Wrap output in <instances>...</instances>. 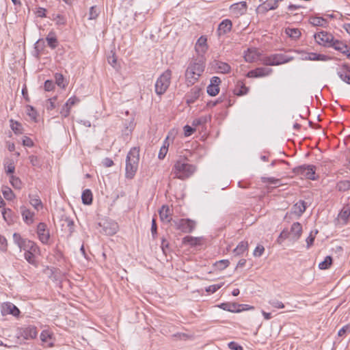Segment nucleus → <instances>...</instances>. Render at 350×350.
Segmentation results:
<instances>
[{"label":"nucleus","instance_id":"obj_51","mask_svg":"<svg viewBox=\"0 0 350 350\" xmlns=\"http://www.w3.org/2000/svg\"><path fill=\"white\" fill-rule=\"evenodd\" d=\"M273 58V55L272 54L269 56L262 57L260 60L262 63L265 66H275V62Z\"/></svg>","mask_w":350,"mask_h":350},{"label":"nucleus","instance_id":"obj_54","mask_svg":"<svg viewBox=\"0 0 350 350\" xmlns=\"http://www.w3.org/2000/svg\"><path fill=\"white\" fill-rule=\"evenodd\" d=\"M269 304H271L273 307H274L275 308L282 309L284 308V304L282 301H280L278 299H271L269 301Z\"/></svg>","mask_w":350,"mask_h":350},{"label":"nucleus","instance_id":"obj_61","mask_svg":"<svg viewBox=\"0 0 350 350\" xmlns=\"http://www.w3.org/2000/svg\"><path fill=\"white\" fill-rule=\"evenodd\" d=\"M79 102V99L77 98L75 96L70 98L66 103H65L66 106L69 107L70 109L71 107L75 105L76 103Z\"/></svg>","mask_w":350,"mask_h":350},{"label":"nucleus","instance_id":"obj_53","mask_svg":"<svg viewBox=\"0 0 350 350\" xmlns=\"http://www.w3.org/2000/svg\"><path fill=\"white\" fill-rule=\"evenodd\" d=\"M223 285H224V282H221L220 284L211 285L206 288V291L208 293H214L217 290H219Z\"/></svg>","mask_w":350,"mask_h":350},{"label":"nucleus","instance_id":"obj_34","mask_svg":"<svg viewBox=\"0 0 350 350\" xmlns=\"http://www.w3.org/2000/svg\"><path fill=\"white\" fill-rule=\"evenodd\" d=\"M248 247V243L247 241H241L239 243V244L237 246L236 248L234 249L233 252L235 254V255H241L245 252Z\"/></svg>","mask_w":350,"mask_h":350},{"label":"nucleus","instance_id":"obj_41","mask_svg":"<svg viewBox=\"0 0 350 350\" xmlns=\"http://www.w3.org/2000/svg\"><path fill=\"white\" fill-rule=\"evenodd\" d=\"M183 243L184 244H188L191 246H195V245H197L198 244H199L200 239H199V238H197V237L187 236L183 238Z\"/></svg>","mask_w":350,"mask_h":350},{"label":"nucleus","instance_id":"obj_50","mask_svg":"<svg viewBox=\"0 0 350 350\" xmlns=\"http://www.w3.org/2000/svg\"><path fill=\"white\" fill-rule=\"evenodd\" d=\"M10 126H11V129H12V131L18 134V133H21V124L16 122V121H14L13 120H10Z\"/></svg>","mask_w":350,"mask_h":350},{"label":"nucleus","instance_id":"obj_24","mask_svg":"<svg viewBox=\"0 0 350 350\" xmlns=\"http://www.w3.org/2000/svg\"><path fill=\"white\" fill-rule=\"evenodd\" d=\"M244 305L243 304H229V303H224L221 304L220 307L224 310L232 312H240L243 311L244 309H240L241 307H243Z\"/></svg>","mask_w":350,"mask_h":350},{"label":"nucleus","instance_id":"obj_26","mask_svg":"<svg viewBox=\"0 0 350 350\" xmlns=\"http://www.w3.org/2000/svg\"><path fill=\"white\" fill-rule=\"evenodd\" d=\"M215 68L217 69L219 72L222 74H228L231 70V67L228 64L220 61H217L215 62Z\"/></svg>","mask_w":350,"mask_h":350},{"label":"nucleus","instance_id":"obj_40","mask_svg":"<svg viewBox=\"0 0 350 350\" xmlns=\"http://www.w3.org/2000/svg\"><path fill=\"white\" fill-rule=\"evenodd\" d=\"M248 92V88H247L243 83H238L237 88L234 90L235 94L238 96H242L246 94Z\"/></svg>","mask_w":350,"mask_h":350},{"label":"nucleus","instance_id":"obj_8","mask_svg":"<svg viewBox=\"0 0 350 350\" xmlns=\"http://www.w3.org/2000/svg\"><path fill=\"white\" fill-rule=\"evenodd\" d=\"M37 234L39 240L44 244H46L49 242L50 238L49 230L47 229V226L44 223L40 222L37 226Z\"/></svg>","mask_w":350,"mask_h":350},{"label":"nucleus","instance_id":"obj_23","mask_svg":"<svg viewBox=\"0 0 350 350\" xmlns=\"http://www.w3.org/2000/svg\"><path fill=\"white\" fill-rule=\"evenodd\" d=\"M329 47L334 48L336 51L342 54L347 53V51L349 48L345 43L336 39H334V42H332Z\"/></svg>","mask_w":350,"mask_h":350},{"label":"nucleus","instance_id":"obj_57","mask_svg":"<svg viewBox=\"0 0 350 350\" xmlns=\"http://www.w3.org/2000/svg\"><path fill=\"white\" fill-rule=\"evenodd\" d=\"M7 249V239L3 236L0 235V250L3 252H5Z\"/></svg>","mask_w":350,"mask_h":350},{"label":"nucleus","instance_id":"obj_25","mask_svg":"<svg viewBox=\"0 0 350 350\" xmlns=\"http://www.w3.org/2000/svg\"><path fill=\"white\" fill-rule=\"evenodd\" d=\"M289 232L293 234V238L295 240H297L301 237L302 232V226L301 224L299 222H294L291 226V232Z\"/></svg>","mask_w":350,"mask_h":350},{"label":"nucleus","instance_id":"obj_48","mask_svg":"<svg viewBox=\"0 0 350 350\" xmlns=\"http://www.w3.org/2000/svg\"><path fill=\"white\" fill-rule=\"evenodd\" d=\"M55 83L59 87L62 88H66V84L64 83V77L62 74L56 73L55 75Z\"/></svg>","mask_w":350,"mask_h":350},{"label":"nucleus","instance_id":"obj_14","mask_svg":"<svg viewBox=\"0 0 350 350\" xmlns=\"http://www.w3.org/2000/svg\"><path fill=\"white\" fill-rule=\"evenodd\" d=\"M259 56L260 53L256 49H248L247 51L245 52L244 59L247 62L252 63L257 61Z\"/></svg>","mask_w":350,"mask_h":350},{"label":"nucleus","instance_id":"obj_35","mask_svg":"<svg viewBox=\"0 0 350 350\" xmlns=\"http://www.w3.org/2000/svg\"><path fill=\"white\" fill-rule=\"evenodd\" d=\"M285 33L292 39H298L301 36V32L298 29L295 28H286Z\"/></svg>","mask_w":350,"mask_h":350},{"label":"nucleus","instance_id":"obj_47","mask_svg":"<svg viewBox=\"0 0 350 350\" xmlns=\"http://www.w3.org/2000/svg\"><path fill=\"white\" fill-rule=\"evenodd\" d=\"M10 183H11L12 187H14L15 189H19L21 187L22 183H21V180L18 177H16L13 175L10 176Z\"/></svg>","mask_w":350,"mask_h":350},{"label":"nucleus","instance_id":"obj_5","mask_svg":"<svg viewBox=\"0 0 350 350\" xmlns=\"http://www.w3.org/2000/svg\"><path fill=\"white\" fill-rule=\"evenodd\" d=\"M316 167L312 165H303L295 167L293 172L301 176V178L315 180Z\"/></svg>","mask_w":350,"mask_h":350},{"label":"nucleus","instance_id":"obj_52","mask_svg":"<svg viewBox=\"0 0 350 350\" xmlns=\"http://www.w3.org/2000/svg\"><path fill=\"white\" fill-rule=\"evenodd\" d=\"M228 260H221L215 262V265L217 269L223 270L229 265Z\"/></svg>","mask_w":350,"mask_h":350},{"label":"nucleus","instance_id":"obj_46","mask_svg":"<svg viewBox=\"0 0 350 350\" xmlns=\"http://www.w3.org/2000/svg\"><path fill=\"white\" fill-rule=\"evenodd\" d=\"M99 13H100V10H99L98 8H97V6H96V5L92 6L90 8L88 19L89 20L96 19L98 17Z\"/></svg>","mask_w":350,"mask_h":350},{"label":"nucleus","instance_id":"obj_27","mask_svg":"<svg viewBox=\"0 0 350 350\" xmlns=\"http://www.w3.org/2000/svg\"><path fill=\"white\" fill-rule=\"evenodd\" d=\"M310 23L313 26L326 27L328 22L323 17L314 16L310 18Z\"/></svg>","mask_w":350,"mask_h":350},{"label":"nucleus","instance_id":"obj_1","mask_svg":"<svg viewBox=\"0 0 350 350\" xmlns=\"http://www.w3.org/2000/svg\"><path fill=\"white\" fill-rule=\"evenodd\" d=\"M196 170V165L189 163L187 157H180L174 162L172 174L174 175V178L185 180L192 176Z\"/></svg>","mask_w":350,"mask_h":350},{"label":"nucleus","instance_id":"obj_38","mask_svg":"<svg viewBox=\"0 0 350 350\" xmlns=\"http://www.w3.org/2000/svg\"><path fill=\"white\" fill-rule=\"evenodd\" d=\"M336 189L339 191H346L350 189V181L347 180H340L336 185Z\"/></svg>","mask_w":350,"mask_h":350},{"label":"nucleus","instance_id":"obj_33","mask_svg":"<svg viewBox=\"0 0 350 350\" xmlns=\"http://www.w3.org/2000/svg\"><path fill=\"white\" fill-rule=\"evenodd\" d=\"M52 338V334L46 330L42 332L40 334V339L43 342L48 343V346L51 347L53 346V343L51 341Z\"/></svg>","mask_w":350,"mask_h":350},{"label":"nucleus","instance_id":"obj_42","mask_svg":"<svg viewBox=\"0 0 350 350\" xmlns=\"http://www.w3.org/2000/svg\"><path fill=\"white\" fill-rule=\"evenodd\" d=\"M332 264V258L330 256H327L324 260L319 264V268L324 270L328 269Z\"/></svg>","mask_w":350,"mask_h":350},{"label":"nucleus","instance_id":"obj_37","mask_svg":"<svg viewBox=\"0 0 350 350\" xmlns=\"http://www.w3.org/2000/svg\"><path fill=\"white\" fill-rule=\"evenodd\" d=\"M2 193L3 195V197L7 200H12L13 199L15 198V195H14V192L10 187H8L7 186H4L2 187Z\"/></svg>","mask_w":350,"mask_h":350},{"label":"nucleus","instance_id":"obj_63","mask_svg":"<svg viewBox=\"0 0 350 350\" xmlns=\"http://www.w3.org/2000/svg\"><path fill=\"white\" fill-rule=\"evenodd\" d=\"M57 97H53L51 98L48 99V105L46 106V109L48 110H52L55 108V101L56 100Z\"/></svg>","mask_w":350,"mask_h":350},{"label":"nucleus","instance_id":"obj_21","mask_svg":"<svg viewBox=\"0 0 350 350\" xmlns=\"http://www.w3.org/2000/svg\"><path fill=\"white\" fill-rule=\"evenodd\" d=\"M21 250H24L25 252L30 250H33V252H37L38 247L37 245L30 240L25 239L21 245L18 247Z\"/></svg>","mask_w":350,"mask_h":350},{"label":"nucleus","instance_id":"obj_44","mask_svg":"<svg viewBox=\"0 0 350 350\" xmlns=\"http://www.w3.org/2000/svg\"><path fill=\"white\" fill-rule=\"evenodd\" d=\"M36 252H33V250L27 251L25 252V260L30 264L36 265V262L35 260L34 253Z\"/></svg>","mask_w":350,"mask_h":350},{"label":"nucleus","instance_id":"obj_11","mask_svg":"<svg viewBox=\"0 0 350 350\" xmlns=\"http://www.w3.org/2000/svg\"><path fill=\"white\" fill-rule=\"evenodd\" d=\"M1 314L3 315L12 314L14 317H18L20 314V310L14 304L5 302L1 306Z\"/></svg>","mask_w":350,"mask_h":350},{"label":"nucleus","instance_id":"obj_13","mask_svg":"<svg viewBox=\"0 0 350 350\" xmlns=\"http://www.w3.org/2000/svg\"><path fill=\"white\" fill-rule=\"evenodd\" d=\"M230 12L237 17L244 14L247 11V4L245 1L232 4L230 7Z\"/></svg>","mask_w":350,"mask_h":350},{"label":"nucleus","instance_id":"obj_9","mask_svg":"<svg viewBox=\"0 0 350 350\" xmlns=\"http://www.w3.org/2000/svg\"><path fill=\"white\" fill-rule=\"evenodd\" d=\"M221 79L218 77H213L211 79L210 84L207 87L206 92L211 96H216L219 92V85L221 83Z\"/></svg>","mask_w":350,"mask_h":350},{"label":"nucleus","instance_id":"obj_31","mask_svg":"<svg viewBox=\"0 0 350 350\" xmlns=\"http://www.w3.org/2000/svg\"><path fill=\"white\" fill-rule=\"evenodd\" d=\"M37 334H38L37 329H36V327L34 326L28 327L24 330V336H25V338L27 339L35 338L37 336Z\"/></svg>","mask_w":350,"mask_h":350},{"label":"nucleus","instance_id":"obj_64","mask_svg":"<svg viewBox=\"0 0 350 350\" xmlns=\"http://www.w3.org/2000/svg\"><path fill=\"white\" fill-rule=\"evenodd\" d=\"M228 347L232 350H243V347L235 342H229Z\"/></svg>","mask_w":350,"mask_h":350},{"label":"nucleus","instance_id":"obj_59","mask_svg":"<svg viewBox=\"0 0 350 350\" xmlns=\"http://www.w3.org/2000/svg\"><path fill=\"white\" fill-rule=\"evenodd\" d=\"M29 161L33 166L40 167L41 165L40 161L37 156L31 155L29 157Z\"/></svg>","mask_w":350,"mask_h":350},{"label":"nucleus","instance_id":"obj_2","mask_svg":"<svg viewBox=\"0 0 350 350\" xmlns=\"http://www.w3.org/2000/svg\"><path fill=\"white\" fill-rule=\"evenodd\" d=\"M205 63L202 58L189 63L185 71V79L188 85H193L204 71Z\"/></svg>","mask_w":350,"mask_h":350},{"label":"nucleus","instance_id":"obj_6","mask_svg":"<svg viewBox=\"0 0 350 350\" xmlns=\"http://www.w3.org/2000/svg\"><path fill=\"white\" fill-rule=\"evenodd\" d=\"M174 224L176 228L183 233L191 232L196 226V221L190 219H180Z\"/></svg>","mask_w":350,"mask_h":350},{"label":"nucleus","instance_id":"obj_55","mask_svg":"<svg viewBox=\"0 0 350 350\" xmlns=\"http://www.w3.org/2000/svg\"><path fill=\"white\" fill-rule=\"evenodd\" d=\"M27 114L32 119L36 120L37 117V112L33 107L28 105L27 107Z\"/></svg>","mask_w":350,"mask_h":350},{"label":"nucleus","instance_id":"obj_22","mask_svg":"<svg viewBox=\"0 0 350 350\" xmlns=\"http://www.w3.org/2000/svg\"><path fill=\"white\" fill-rule=\"evenodd\" d=\"M118 229V224L116 222H106L103 224V232L107 235H113L116 233Z\"/></svg>","mask_w":350,"mask_h":350},{"label":"nucleus","instance_id":"obj_62","mask_svg":"<svg viewBox=\"0 0 350 350\" xmlns=\"http://www.w3.org/2000/svg\"><path fill=\"white\" fill-rule=\"evenodd\" d=\"M265 251V248L262 245H257L254 251V256H260L262 255Z\"/></svg>","mask_w":350,"mask_h":350},{"label":"nucleus","instance_id":"obj_43","mask_svg":"<svg viewBox=\"0 0 350 350\" xmlns=\"http://www.w3.org/2000/svg\"><path fill=\"white\" fill-rule=\"evenodd\" d=\"M210 119H211V118L209 116H201V117H200L198 118H196V119L193 120V121L192 122V126H199V125H204Z\"/></svg>","mask_w":350,"mask_h":350},{"label":"nucleus","instance_id":"obj_32","mask_svg":"<svg viewBox=\"0 0 350 350\" xmlns=\"http://www.w3.org/2000/svg\"><path fill=\"white\" fill-rule=\"evenodd\" d=\"M82 202L84 204H91L92 202V193L90 189H85L81 195Z\"/></svg>","mask_w":350,"mask_h":350},{"label":"nucleus","instance_id":"obj_30","mask_svg":"<svg viewBox=\"0 0 350 350\" xmlns=\"http://www.w3.org/2000/svg\"><path fill=\"white\" fill-rule=\"evenodd\" d=\"M168 139H169V137L167 136L166 137V139L164 140V142L163 143V146L160 148V150H159V152L158 154V158L159 159H163L167 154V152L168 151V148L170 146Z\"/></svg>","mask_w":350,"mask_h":350},{"label":"nucleus","instance_id":"obj_60","mask_svg":"<svg viewBox=\"0 0 350 350\" xmlns=\"http://www.w3.org/2000/svg\"><path fill=\"white\" fill-rule=\"evenodd\" d=\"M262 181L265 183H269L270 184L276 185L280 180L273 177H262Z\"/></svg>","mask_w":350,"mask_h":350},{"label":"nucleus","instance_id":"obj_58","mask_svg":"<svg viewBox=\"0 0 350 350\" xmlns=\"http://www.w3.org/2000/svg\"><path fill=\"white\" fill-rule=\"evenodd\" d=\"M70 113V108L64 104L60 111V114L63 118H67Z\"/></svg>","mask_w":350,"mask_h":350},{"label":"nucleus","instance_id":"obj_28","mask_svg":"<svg viewBox=\"0 0 350 350\" xmlns=\"http://www.w3.org/2000/svg\"><path fill=\"white\" fill-rule=\"evenodd\" d=\"M30 204L37 210L42 208V203L40 198L36 195H29Z\"/></svg>","mask_w":350,"mask_h":350},{"label":"nucleus","instance_id":"obj_18","mask_svg":"<svg viewBox=\"0 0 350 350\" xmlns=\"http://www.w3.org/2000/svg\"><path fill=\"white\" fill-rule=\"evenodd\" d=\"M21 212L23 216V221L28 225L33 222L34 213L23 206L21 207Z\"/></svg>","mask_w":350,"mask_h":350},{"label":"nucleus","instance_id":"obj_3","mask_svg":"<svg viewBox=\"0 0 350 350\" xmlns=\"http://www.w3.org/2000/svg\"><path fill=\"white\" fill-rule=\"evenodd\" d=\"M139 148L134 147L129 152L126 159V177L133 178L138 169Z\"/></svg>","mask_w":350,"mask_h":350},{"label":"nucleus","instance_id":"obj_10","mask_svg":"<svg viewBox=\"0 0 350 350\" xmlns=\"http://www.w3.org/2000/svg\"><path fill=\"white\" fill-rule=\"evenodd\" d=\"M273 70L269 68L259 67L254 70L249 71L247 77L249 78L262 77L269 75Z\"/></svg>","mask_w":350,"mask_h":350},{"label":"nucleus","instance_id":"obj_49","mask_svg":"<svg viewBox=\"0 0 350 350\" xmlns=\"http://www.w3.org/2000/svg\"><path fill=\"white\" fill-rule=\"evenodd\" d=\"M318 233V230H315L314 232L311 231L309 236L306 239V244H307V248L310 247L315 239L316 234Z\"/></svg>","mask_w":350,"mask_h":350},{"label":"nucleus","instance_id":"obj_4","mask_svg":"<svg viewBox=\"0 0 350 350\" xmlns=\"http://www.w3.org/2000/svg\"><path fill=\"white\" fill-rule=\"evenodd\" d=\"M172 78V71L169 69L166 70L157 79L155 83V92L158 95L163 94L170 86Z\"/></svg>","mask_w":350,"mask_h":350},{"label":"nucleus","instance_id":"obj_45","mask_svg":"<svg viewBox=\"0 0 350 350\" xmlns=\"http://www.w3.org/2000/svg\"><path fill=\"white\" fill-rule=\"evenodd\" d=\"M341 219L347 220L350 216V203L343 207L339 214Z\"/></svg>","mask_w":350,"mask_h":350},{"label":"nucleus","instance_id":"obj_19","mask_svg":"<svg viewBox=\"0 0 350 350\" xmlns=\"http://www.w3.org/2000/svg\"><path fill=\"white\" fill-rule=\"evenodd\" d=\"M232 23L230 20L225 19L222 21L218 27V32L219 35L226 34L232 29Z\"/></svg>","mask_w":350,"mask_h":350},{"label":"nucleus","instance_id":"obj_17","mask_svg":"<svg viewBox=\"0 0 350 350\" xmlns=\"http://www.w3.org/2000/svg\"><path fill=\"white\" fill-rule=\"evenodd\" d=\"M196 51L200 55H202L207 50L206 38L201 36L195 45Z\"/></svg>","mask_w":350,"mask_h":350},{"label":"nucleus","instance_id":"obj_15","mask_svg":"<svg viewBox=\"0 0 350 350\" xmlns=\"http://www.w3.org/2000/svg\"><path fill=\"white\" fill-rule=\"evenodd\" d=\"M273 59L274 60L275 66L286 64L294 59L293 56L282 53H275L273 54Z\"/></svg>","mask_w":350,"mask_h":350},{"label":"nucleus","instance_id":"obj_12","mask_svg":"<svg viewBox=\"0 0 350 350\" xmlns=\"http://www.w3.org/2000/svg\"><path fill=\"white\" fill-rule=\"evenodd\" d=\"M202 94V89L198 86H194L191 90L185 95L186 103L188 105L193 103L199 98Z\"/></svg>","mask_w":350,"mask_h":350},{"label":"nucleus","instance_id":"obj_7","mask_svg":"<svg viewBox=\"0 0 350 350\" xmlns=\"http://www.w3.org/2000/svg\"><path fill=\"white\" fill-rule=\"evenodd\" d=\"M314 38L319 44L325 47H329L334 39L332 33L324 31L315 33Z\"/></svg>","mask_w":350,"mask_h":350},{"label":"nucleus","instance_id":"obj_29","mask_svg":"<svg viewBox=\"0 0 350 350\" xmlns=\"http://www.w3.org/2000/svg\"><path fill=\"white\" fill-rule=\"evenodd\" d=\"M340 79L344 82L350 84V69L342 68L337 72Z\"/></svg>","mask_w":350,"mask_h":350},{"label":"nucleus","instance_id":"obj_20","mask_svg":"<svg viewBox=\"0 0 350 350\" xmlns=\"http://www.w3.org/2000/svg\"><path fill=\"white\" fill-rule=\"evenodd\" d=\"M304 60H312V61H327L330 58L325 55L318 54L316 53H308L306 55L302 57Z\"/></svg>","mask_w":350,"mask_h":350},{"label":"nucleus","instance_id":"obj_39","mask_svg":"<svg viewBox=\"0 0 350 350\" xmlns=\"http://www.w3.org/2000/svg\"><path fill=\"white\" fill-rule=\"evenodd\" d=\"M46 40L47 41L49 46L52 49H54L57 47V40L53 33H50L46 38Z\"/></svg>","mask_w":350,"mask_h":350},{"label":"nucleus","instance_id":"obj_56","mask_svg":"<svg viewBox=\"0 0 350 350\" xmlns=\"http://www.w3.org/2000/svg\"><path fill=\"white\" fill-rule=\"evenodd\" d=\"M25 239L22 238L21 234L18 233H14L13 234V240L15 244H16L18 247L21 245Z\"/></svg>","mask_w":350,"mask_h":350},{"label":"nucleus","instance_id":"obj_36","mask_svg":"<svg viewBox=\"0 0 350 350\" xmlns=\"http://www.w3.org/2000/svg\"><path fill=\"white\" fill-rule=\"evenodd\" d=\"M306 208V202L300 200L294 205V211L298 215H301Z\"/></svg>","mask_w":350,"mask_h":350},{"label":"nucleus","instance_id":"obj_16","mask_svg":"<svg viewBox=\"0 0 350 350\" xmlns=\"http://www.w3.org/2000/svg\"><path fill=\"white\" fill-rule=\"evenodd\" d=\"M159 217L162 221L170 222L172 219V211L167 205H163L159 210Z\"/></svg>","mask_w":350,"mask_h":350}]
</instances>
